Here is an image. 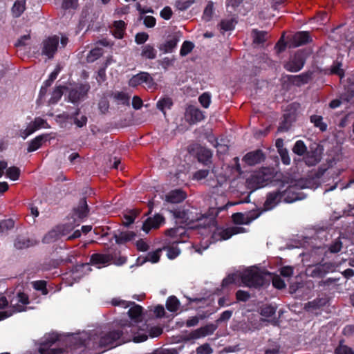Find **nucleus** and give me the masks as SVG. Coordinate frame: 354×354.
I'll use <instances>...</instances> for the list:
<instances>
[{"mask_svg": "<svg viewBox=\"0 0 354 354\" xmlns=\"http://www.w3.org/2000/svg\"><path fill=\"white\" fill-rule=\"evenodd\" d=\"M121 333L118 330H113L109 332L93 331L88 335L83 333L80 335V344L92 348L114 346L116 341L120 339Z\"/></svg>", "mask_w": 354, "mask_h": 354, "instance_id": "nucleus-1", "label": "nucleus"}, {"mask_svg": "<svg viewBox=\"0 0 354 354\" xmlns=\"http://www.w3.org/2000/svg\"><path fill=\"white\" fill-rule=\"evenodd\" d=\"M59 41L61 46L64 48L68 42V38L65 35H62L61 38L57 35L44 38L40 45L41 55L48 59H53L58 50Z\"/></svg>", "mask_w": 354, "mask_h": 354, "instance_id": "nucleus-2", "label": "nucleus"}, {"mask_svg": "<svg viewBox=\"0 0 354 354\" xmlns=\"http://www.w3.org/2000/svg\"><path fill=\"white\" fill-rule=\"evenodd\" d=\"M265 275L266 273L257 267H251L240 273L239 277L245 286L258 288L265 283Z\"/></svg>", "mask_w": 354, "mask_h": 354, "instance_id": "nucleus-3", "label": "nucleus"}, {"mask_svg": "<svg viewBox=\"0 0 354 354\" xmlns=\"http://www.w3.org/2000/svg\"><path fill=\"white\" fill-rule=\"evenodd\" d=\"M137 326L131 324L127 320H121L119 323V328L118 329L121 333L120 338L122 342L131 340L133 337V341L136 343L142 342L147 339L148 336L145 333L136 335Z\"/></svg>", "mask_w": 354, "mask_h": 354, "instance_id": "nucleus-4", "label": "nucleus"}, {"mask_svg": "<svg viewBox=\"0 0 354 354\" xmlns=\"http://www.w3.org/2000/svg\"><path fill=\"white\" fill-rule=\"evenodd\" d=\"M10 303L12 308V311H1L0 320L11 316L13 313H19L26 310V306L29 304V299L27 295L24 292H19L10 299Z\"/></svg>", "mask_w": 354, "mask_h": 354, "instance_id": "nucleus-5", "label": "nucleus"}, {"mask_svg": "<svg viewBox=\"0 0 354 354\" xmlns=\"http://www.w3.org/2000/svg\"><path fill=\"white\" fill-rule=\"evenodd\" d=\"M307 53L304 50H297L292 55H290L288 61L284 64V68L290 72L296 73L301 70L306 63Z\"/></svg>", "mask_w": 354, "mask_h": 354, "instance_id": "nucleus-6", "label": "nucleus"}, {"mask_svg": "<svg viewBox=\"0 0 354 354\" xmlns=\"http://www.w3.org/2000/svg\"><path fill=\"white\" fill-rule=\"evenodd\" d=\"M305 187L306 186L302 180H298L294 185H291L282 192L283 201L287 203H291L304 199L305 195L301 192H298L297 189H304Z\"/></svg>", "mask_w": 354, "mask_h": 354, "instance_id": "nucleus-7", "label": "nucleus"}, {"mask_svg": "<svg viewBox=\"0 0 354 354\" xmlns=\"http://www.w3.org/2000/svg\"><path fill=\"white\" fill-rule=\"evenodd\" d=\"M245 232L241 226H233L228 228L216 227L212 232V238L214 241L229 239L232 235Z\"/></svg>", "mask_w": 354, "mask_h": 354, "instance_id": "nucleus-8", "label": "nucleus"}, {"mask_svg": "<svg viewBox=\"0 0 354 354\" xmlns=\"http://www.w3.org/2000/svg\"><path fill=\"white\" fill-rule=\"evenodd\" d=\"M335 270V266L332 263H325L317 264L307 269L308 274L314 278H322L326 274L333 272Z\"/></svg>", "mask_w": 354, "mask_h": 354, "instance_id": "nucleus-9", "label": "nucleus"}, {"mask_svg": "<svg viewBox=\"0 0 354 354\" xmlns=\"http://www.w3.org/2000/svg\"><path fill=\"white\" fill-rule=\"evenodd\" d=\"M90 89L88 84H80L69 91L68 99L73 104L84 100Z\"/></svg>", "mask_w": 354, "mask_h": 354, "instance_id": "nucleus-10", "label": "nucleus"}, {"mask_svg": "<svg viewBox=\"0 0 354 354\" xmlns=\"http://www.w3.org/2000/svg\"><path fill=\"white\" fill-rule=\"evenodd\" d=\"M73 227L66 226H57L49 231L43 238V242L50 243L57 241L61 236H66Z\"/></svg>", "mask_w": 354, "mask_h": 354, "instance_id": "nucleus-11", "label": "nucleus"}, {"mask_svg": "<svg viewBox=\"0 0 354 354\" xmlns=\"http://www.w3.org/2000/svg\"><path fill=\"white\" fill-rule=\"evenodd\" d=\"M185 118L187 122L193 124L203 120L205 115L198 108L190 105L185 110Z\"/></svg>", "mask_w": 354, "mask_h": 354, "instance_id": "nucleus-12", "label": "nucleus"}, {"mask_svg": "<svg viewBox=\"0 0 354 354\" xmlns=\"http://www.w3.org/2000/svg\"><path fill=\"white\" fill-rule=\"evenodd\" d=\"M282 201L283 194L281 192L276 191L268 193L266 196V200L263 204L264 211L272 209Z\"/></svg>", "mask_w": 354, "mask_h": 354, "instance_id": "nucleus-13", "label": "nucleus"}, {"mask_svg": "<svg viewBox=\"0 0 354 354\" xmlns=\"http://www.w3.org/2000/svg\"><path fill=\"white\" fill-rule=\"evenodd\" d=\"M261 214V212L256 211L250 212L248 214L236 213L232 215L233 221L236 224H245L248 225L254 220L257 219Z\"/></svg>", "mask_w": 354, "mask_h": 354, "instance_id": "nucleus-14", "label": "nucleus"}, {"mask_svg": "<svg viewBox=\"0 0 354 354\" xmlns=\"http://www.w3.org/2000/svg\"><path fill=\"white\" fill-rule=\"evenodd\" d=\"M58 339L57 334L55 333H49L45 336V339L41 343L39 351L41 354H55L53 349L49 347Z\"/></svg>", "mask_w": 354, "mask_h": 354, "instance_id": "nucleus-15", "label": "nucleus"}, {"mask_svg": "<svg viewBox=\"0 0 354 354\" xmlns=\"http://www.w3.org/2000/svg\"><path fill=\"white\" fill-rule=\"evenodd\" d=\"M145 82L149 86L153 84V79L147 73H140L132 77L129 82V85L132 87H136Z\"/></svg>", "mask_w": 354, "mask_h": 354, "instance_id": "nucleus-16", "label": "nucleus"}, {"mask_svg": "<svg viewBox=\"0 0 354 354\" xmlns=\"http://www.w3.org/2000/svg\"><path fill=\"white\" fill-rule=\"evenodd\" d=\"M164 218L160 214H156L152 218H148L143 223L142 229L148 233L152 228H158L163 223Z\"/></svg>", "mask_w": 354, "mask_h": 354, "instance_id": "nucleus-17", "label": "nucleus"}, {"mask_svg": "<svg viewBox=\"0 0 354 354\" xmlns=\"http://www.w3.org/2000/svg\"><path fill=\"white\" fill-rule=\"evenodd\" d=\"M38 243V241L26 236H18L14 243L15 247L18 250L26 249Z\"/></svg>", "mask_w": 354, "mask_h": 354, "instance_id": "nucleus-18", "label": "nucleus"}, {"mask_svg": "<svg viewBox=\"0 0 354 354\" xmlns=\"http://www.w3.org/2000/svg\"><path fill=\"white\" fill-rule=\"evenodd\" d=\"M264 159V155L261 150H256L248 153L243 158V160L248 165H255L260 163Z\"/></svg>", "mask_w": 354, "mask_h": 354, "instance_id": "nucleus-19", "label": "nucleus"}, {"mask_svg": "<svg viewBox=\"0 0 354 354\" xmlns=\"http://www.w3.org/2000/svg\"><path fill=\"white\" fill-rule=\"evenodd\" d=\"M311 77L312 73L308 71L297 75H288V80L293 85L300 86L307 84Z\"/></svg>", "mask_w": 354, "mask_h": 354, "instance_id": "nucleus-20", "label": "nucleus"}, {"mask_svg": "<svg viewBox=\"0 0 354 354\" xmlns=\"http://www.w3.org/2000/svg\"><path fill=\"white\" fill-rule=\"evenodd\" d=\"M178 41L179 37L177 35H174L169 37L158 48L160 50L162 51L164 53H171L176 47Z\"/></svg>", "mask_w": 354, "mask_h": 354, "instance_id": "nucleus-21", "label": "nucleus"}, {"mask_svg": "<svg viewBox=\"0 0 354 354\" xmlns=\"http://www.w3.org/2000/svg\"><path fill=\"white\" fill-rule=\"evenodd\" d=\"M186 198V194L180 189L171 191L165 196V201L171 203H181Z\"/></svg>", "mask_w": 354, "mask_h": 354, "instance_id": "nucleus-22", "label": "nucleus"}, {"mask_svg": "<svg viewBox=\"0 0 354 354\" xmlns=\"http://www.w3.org/2000/svg\"><path fill=\"white\" fill-rule=\"evenodd\" d=\"M310 41V37L308 32L302 31L297 32L292 37V45L294 47H297L307 44Z\"/></svg>", "mask_w": 354, "mask_h": 354, "instance_id": "nucleus-23", "label": "nucleus"}, {"mask_svg": "<svg viewBox=\"0 0 354 354\" xmlns=\"http://www.w3.org/2000/svg\"><path fill=\"white\" fill-rule=\"evenodd\" d=\"M136 236V233L131 231H118L114 233L113 237L118 244H123L127 241L133 240Z\"/></svg>", "mask_w": 354, "mask_h": 354, "instance_id": "nucleus-24", "label": "nucleus"}, {"mask_svg": "<svg viewBox=\"0 0 354 354\" xmlns=\"http://www.w3.org/2000/svg\"><path fill=\"white\" fill-rule=\"evenodd\" d=\"M326 302L327 300L326 298H316L313 301L306 303L304 308L308 311L313 312L322 308L326 305Z\"/></svg>", "mask_w": 354, "mask_h": 354, "instance_id": "nucleus-25", "label": "nucleus"}, {"mask_svg": "<svg viewBox=\"0 0 354 354\" xmlns=\"http://www.w3.org/2000/svg\"><path fill=\"white\" fill-rule=\"evenodd\" d=\"M130 308L128 310V314L131 319H133L135 322H138L140 320L142 315V308L136 304L134 302H130Z\"/></svg>", "mask_w": 354, "mask_h": 354, "instance_id": "nucleus-26", "label": "nucleus"}, {"mask_svg": "<svg viewBox=\"0 0 354 354\" xmlns=\"http://www.w3.org/2000/svg\"><path fill=\"white\" fill-rule=\"evenodd\" d=\"M269 180V177L262 171L257 172L251 178V181L256 184V189L264 187Z\"/></svg>", "mask_w": 354, "mask_h": 354, "instance_id": "nucleus-27", "label": "nucleus"}, {"mask_svg": "<svg viewBox=\"0 0 354 354\" xmlns=\"http://www.w3.org/2000/svg\"><path fill=\"white\" fill-rule=\"evenodd\" d=\"M91 265L89 263L76 265L73 269V274L75 277H82L84 275L88 274L91 271Z\"/></svg>", "mask_w": 354, "mask_h": 354, "instance_id": "nucleus-28", "label": "nucleus"}, {"mask_svg": "<svg viewBox=\"0 0 354 354\" xmlns=\"http://www.w3.org/2000/svg\"><path fill=\"white\" fill-rule=\"evenodd\" d=\"M112 97L118 104L123 105H129L130 95L123 91H115L112 93Z\"/></svg>", "mask_w": 354, "mask_h": 354, "instance_id": "nucleus-29", "label": "nucleus"}, {"mask_svg": "<svg viewBox=\"0 0 354 354\" xmlns=\"http://www.w3.org/2000/svg\"><path fill=\"white\" fill-rule=\"evenodd\" d=\"M140 55L145 59H153L156 57L157 50L153 46L146 44L142 47Z\"/></svg>", "mask_w": 354, "mask_h": 354, "instance_id": "nucleus-30", "label": "nucleus"}, {"mask_svg": "<svg viewBox=\"0 0 354 354\" xmlns=\"http://www.w3.org/2000/svg\"><path fill=\"white\" fill-rule=\"evenodd\" d=\"M217 326L214 324H209L205 325V326L201 327L198 329H196L197 333L198 335V337L202 338L205 337L207 335H210L214 333V332L216 330Z\"/></svg>", "mask_w": 354, "mask_h": 354, "instance_id": "nucleus-31", "label": "nucleus"}, {"mask_svg": "<svg viewBox=\"0 0 354 354\" xmlns=\"http://www.w3.org/2000/svg\"><path fill=\"white\" fill-rule=\"evenodd\" d=\"M111 261V257L108 254H93L91 257L90 263L93 265L106 264Z\"/></svg>", "mask_w": 354, "mask_h": 354, "instance_id": "nucleus-32", "label": "nucleus"}, {"mask_svg": "<svg viewBox=\"0 0 354 354\" xmlns=\"http://www.w3.org/2000/svg\"><path fill=\"white\" fill-rule=\"evenodd\" d=\"M88 205L85 198H82L79 203L78 207L75 209V214L79 218H84L87 216Z\"/></svg>", "mask_w": 354, "mask_h": 354, "instance_id": "nucleus-33", "label": "nucleus"}, {"mask_svg": "<svg viewBox=\"0 0 354 354\" xmlns=\"http://www.w3.org/2000/svg\"><path fill=\"white\" fill-rule=\"evenodd\" d=\"M173 105L172 100L169 97L160 98L156 103V107L165 114V110L170 109Z\"/></svg>", "mask_w": 354, "mask_h": 354, "instance_id": "nucleus-34", "label": "nucleus"}, {"mask_svg": "<svg viewBox=\"0 0 354 354\" xmlns=\"http://www.w3.org/2000/svg\"><path fill=\"white\" fill-rule=\"evenodd\" d=\"M253 43L256 45L263 44L267 39V32L266 31H259L253 30L252 32Z\"/></svg>", "mask_w": 354, "mask_h": 354, "instance_id": "nucleus-35", "label": "nucleus"}, {"mask_svg": "<svg viewBox=\"0 0 354 354\" xmlns=\"http://www.w3.org/2000/svg\"><path fill=\"white\" fill-rule=\"evenodd\" d=\"M46 135H40L32 139L28 147L27 151L28 152L35 151L38 149L42 145Z\"/></svg>", "mask_w": 354, "mask_h": 354, "instance_id": "nucleus-36", "label": "nucleus"}, {"mask_svg": "<svg viewBox=\"0 0 354 354\" xmlns=\"http://www.w3.org/2000/svg\"><path fill=\"white\" fill-rule=\"evenodd\" d=\"M166 234L175 239L174 242L178 243L180 242L178 241V237H180L185 234V230L183 227H174L167 230Z\"/></svg>", "mask_w": 354, "mask_h": 354, "instance_id": "nucleus-37", "label": "nucleus"}, {"mask_svg": "<svg viewBox=\"0 0 354 354\" xmlns=\"http://www.w3.org/2000/svg\"><path fill=\"white\" fill-rule=\"evenodd\" d=\"M25 5H26L25 0L16 1L12 6V15L15 17H20L21 15V14L25 10Z\"/></svg>", "mask_w": 354, "mask_h": 354, "instance_id": "nucleus-38", "label": "nucleus"}, {"mask_svg": "<svg viewBox=\"0 0 354 354\" xmlns=\"http://www.w3.org/2000/svg\"><path fill=\"white\" fill-rule=\"evenodd\" d=\"M236 24V21L235 19L227 18L222 19L218 26L221 28V30L225 32L233 30Z\"/></svg>", "mask_w": 354, "mask_h": 354, "instance_id": "nucleus-39", "label": "nucleus"}, {"mask_svg": "<svg viewBox=\"0 0 354 354\" xmlns=\"http://www.w3.org/2000/svg\"><path fill=\"white\" fill-rule=\"evenodd\" d=\"M212 157V151L207 148H201L198 151V161L207 164Z\"/></svg>", "mask_w": 354, "mask_h": 354, "instance_id": "nucleus-40", "label": "nucleus"}, {"mask_svg": "<svg viewBox=\"0 0 354 354\" xmlns=\"http://www.w3.org/2000/svg\"><path fill=\"white\" fill-rule=\"evenodd\" d=\"M304 162L308 166H314L319 161V158L315 152L308 151L304 157Z\"/></svg>", "mask_w": 354, "mask_h": 354, "instance_id": "nucleus-41", "label": "nucleus"}, {"mask_svg": "<svg viewBox=\"0 0 354 354\" xmlns=\"http://www.w3.org/2000/svg\"><path fill=\"white\" fill-rule=\"evenodd\" d=\"M15 222L12 219L8 218L0 222V235H6L8 232L14 227Z\"/></svg>", "mask_w": 354, "mask_h": 354, "instance_id": "nucleus-42", "label": "nucleus"}, {"mask_svg": "<svg viewBox=\"0 0 354 354\" xmlns=\"http://www.w3.org/2000/svg\"><path fill=\"white\" fill-rule=\"evenodd\" d=\"M294 153L298 156H304L307 151V147L302 140H297L292 148Z\"/></svg>", "mask_w": 354, "mask_h": 354, "instance_id": "nucleus-43", "label": "nucleus"}, {"mask_svg": "<svg viewBox=\"0 0 354 354\" xmlns=\"http://www.w3.org/2000/svg\"><path fill=\"white\" fill-rule=\"evenodd\" d=\"M179 306L180 302L176 297L171 296L167 299L166 307L169 311L176 312L178 309Z\"/></svg>", "mask_w": 354, "mask_h": 354, "instance_id": "nucleus-44", "label": "nucleus"}, {"mask_svg": "<svg viewBox=\"0 0 354 354\" xmlns=\"http://www.w3.org/2000/svg\"><path fill=\"white\" fill-rule=\"evenodd\" d=\"M310 122L318 127L322 131H324L327 129V125L323 122V118L320 115H313L310 116Z\"/></svg>", "mask_w": 354, "mask_h": 354, "instance_id": "nucleus-45", "label": "nucleus"}, {"mask_svg": "<svg viewBox=\"0 0 354 354\" xmlns=\"http://www.w3.org/2000/svg\"><path fill=\"white\" fill-rule=\"evenodd\" d=\"M214 15V3L212 1H209L207 4L203 14V19L205 21H209Z\"/></svg>", "mask_w": 354, "mask_h": 354, "instance_id": "nucleus-46", "label": "nucleus"}, {"mask_svg": "<svg viewBox=\"0 0 354 354\" xmlns=\"http://www.w3.org/2000/svg\"><path fill=\"white\" fill-rule=\"evenodd\" d=\"M63 86H57L54 89L49 100L50 104H56L61 99L63 95Z\"/></svg>", "mask_w": 354, "mask_h": 354, "instance_id": "nucleus-47", "label": "nucleus"}, {"mask_svg": "<svg viewBox=\"0 0 354 354\" xmlns=\"http://www.w3.org/2000/svg\"><path fill=\"white\" fill-rule=\"evenodd\" d=\"M163 250L167 251V256L169 259H175L180 253V249L176 245L164 247Z\"/></svg>", "mask_w": 354, "mask_h": 354, "instance_id": "nucleus-48", "label": "nucleus"}, {"mask_svg": "<svg viewBox=\"0 0 354 354\" xmlns=\"http://www.w3.org/2000/svg\"><path fill=\"white\" fill-rule=\"evenodd\" d=\"M194 2L195 0H178L175 6L178 10L184 11L188 9Z\"/></svg>", "mask_w": 354, "mask_h": 354, "instance_id": "nucleus-49", "label": "nucleus"}, {"mask_svg": "<svg viewBox=\"0 0 354 354\" xmlns=\"http://www.w3.org/2000/svg\"><path fill=\"white\" fill-rule=\"evenodd\" d=\"M102 55V50L101 48H96L92 49L87 55L86 59L88 62H93L97 59Z\"/></svg>", "mask_w": 354, "mask_h": 354, "instance_id": "nucleus-50", "label": "nucleus"}, {"mask_svg": "<svg viewBox=\"0 0 354 354\" xmlns=\"http://www.w3.org/2000/svg\"><path fill=\"white\" fill-rule=\"evenodd\" d=\"M161 250V249H159L156 251L149 252L145 257V261H150L153 263H157L160 259Z\"/></svg>", "mask_w": 354, "mask_h": 354, "instance_id": "nucleus-51", "label": "nucleus"}, {"mask_svg": "<svg viewBox=\"0 0 354 354\" xmlns=\"http://www.w3.org/2000/svg\"><path fill=\"white\" fill-rule=\"evenodd\" d=\"M19 174L20 169L17 167H11L6 170V176L12 180H17Z\"/></svg>", "mask_w": 354, "mask_h": 354, "instance_id": "nucleus-52", "label": "nucleus"}, {"mask_svg": "<svg viewBox=\"0 0 354 354\" xmlns=\"http://www.w3.org/2000/svg\"><path fill=\"white\" fill-rule=\"evenodd\" d=\"M193 48L194 44L192 42L188 41H184L180 50V55H187L192 50Z\"/></svg>", "mask_w": 354, "mask_h": 354, "instance_id": "nucleus-53", "label": "nucleus"}, {"mask_svg": "<svg viewBox=\"0 0 354 354\" xmlns=\"http://www.w3.org/2000/svg\"><path fill=\"white\" fill-rule=\"evenodd\" d=\"M198 100L201 105L207 109L209 106L211 102V95L208 93H204L199 97Z\"/></svg>", "mask_w": 354, "mask_h": 354, "instance_id": "nucleus-54", "label": "nucleus"}, {"mask_svg": "<svg viewBox=\"0 0 354 354\" xmlns=\"http://www.w3.org/2000/svg\"><path fill=\"white\" fill-rule=\"evenodd\" d=\"M275 313L276 308L272 306H264L261 310V315L266 317H270L273 316Z\"/></svg>", "mask_w": 354, "mask_h": 354, "instance_id": "nucleus-55", "label": "nucleus"}, {"mask_svg": "<svg viewBox=\"0 0 354 354\" xmlns=\"http://www.w3.org/2000/svg\"><path fill=\"white\" fill-rule=\"evenodd\" d=\"M212 353L213 349L207 343L203 344L196 348L197 354H212Z\"/></svg>", "mask_w": 354, "mask_h": 354, "instance_id": "nucleus-56", "label": "nucleus"}, {"mask_svg": "<svg viewBox=\"0 0 354 354\" xmlns=\"http://www.w3.org/2000/svg\"><path fill=\"white\" fill-rule=\"evenodd\" d=\"M336 354H354L353 349L346 345L340 344L335 349Z\"/></svg>", "mask_w": 354, "mask_h": 354, "instance_id": "nucleus-57", "label": "nucleus"}, {"mask_svg": "<svg viewBox=\"0 0 354 354\" xmlns=\"http://www.w3.org/2000/svg\"><path fill=\"white\" fill-rule=\"evenodd\" d=\"M33 287L35 290H41L44 295H46V282L44 281H36L33 282Z\"/></svg>", "mask_w": 354, "mask_h": 354, "instance_id": "nucleus-58", "label": "nucleus"}, {"mask_svg": "<svg viewBox=\"0 0 354 354\" xmlns=\"http://www.w3.org/2000/svg\"><path fill=\"white\" fill-rule=\"evenodd\" d=\"M342 248V243L340 240H335L329 247L328 250L331 253H337L339 252Z\"/></svg>", "mask_w": 354, "mask_h": 354, "instance_id": "nucleus-59", "label": "nucleus"}, {"mask_svg": "<svg viewBox=\"0 0 354 354\" xmlns=\"http://www.w3.org/2000/svg\"><path fill=\"white\" fill-rule=\"evenodd\" d=\"M331 73L337 74L340 77H342L344 76V71L342 68V64L339 62H335L331 67Z\"/></svg>", "mask_w": 354, "mask_h": 354, "instance_id": "nucleus-60", "label": "nucleus"}, {"mask_svg": "<svg viewBox=\"0 0 354 354\" xmlns=\"http://www.w3.org/2000/svg\"><path fill=\"white\" fill-rule=\"evenodd\" d=\"M32 122L37 129L40 128H50V126L48 124L46 120L39 117L35 118Z\"/></svg>", "mask_w": 354, "mask_h": 354, "instance_id": "nucleus-61", "label": "nucleus"}, {"mask_svg": "<svg viewBox=\"0 0 354 354\" xmlns=\"http://www.w3.org/2000/svg\"><path fill=\"white\" fill-rule=\"evenodd\" d=\"M239 277L236 274H229L226 278H225L222 281V286L226 287L230 284L236 283V279Z\"/></svg>", "mask_w": 354, "mask_h": 354, "instance_id": "nucleus-62", "label": "nucleus"}, {"mask_svg": "<svg viewBox=\"0 0 354 354\" xmlns=\"http://www.w3.org/2000/svg\"><path fill=\"white\" fill-rule=\"evenodd\" d=\"M209 174V170L201 169L196 171L193 175V179L196 180H201L205 178Z\"/></svg>", "mask_w": 354, "mask_h": 354, "instance_id": "nucleus-63", "label": "nucleus"}, {"mask_svg": "<svg viewBox=\"0 0 354 354\" xmlns=\"http://www.w3.org/2000/svg\"><path fill=\"white\" fill-rule=\"evenodd\" d=\"M281 161L284 165H288L290 164V157L288 153V151L286 149H281V151L279 152Z\"/></svg>", "mask_w": 354, "mask_h": 354, "instance_id": "nucleus-64", "label": "nucleus"}]
</instances>
